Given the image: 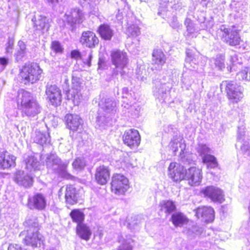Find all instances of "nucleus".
<instances>
[{
  "mask_svg": "<svg viewBox=\"0 0 250 250\" xmlns=\"http://www.w3.org/2000/svg\"><path fill=\"white\" fill-rule=\"evenodd\" d=\"M18 101L22 114L27 117H35L41 111L42 107L39 103L27 91H21L19 93Z\"/></svg>",
  "mask_w": 250,
  "mask_h": 250,
  "instance_id": "f257e3e1",
  "label": "nucleus"
},
{
  "mask_svg": "<svg viewBox=\"0 0 250 250\" xmlns=\"http://www.w3.org/2000/svg\"><path fill=\"white\" fill-rule=\"evenodd\" d=\"M25 225L28 226L29 229L26 231V235L24 242L26 245L33 247L40 246L43 241V237L38 232L39 224L36 219H28L25 222Z\"/></svg>",
  "mask_w": 250,
  "mask_h": 250,
  "instance_id": "f03ea898",
  "label": "nucleus"
},
{
  "mask_svg": "<svg viewBox=\"0 0 250 250\" xmlns=\"http://www.w3.org/2000/svg\"><path fill=\"white\" fill-rule=\"evenodd\" d=\"M42 70L37 64L24 65L21 70L20 76L21 81L25 84L34 83L38 81L41 77Z\"/></svg>",
  "mask_w": 250,
  "mask_h": 250,
  "instance_id": "7ed1b4c3",
  "label": "nucleus"
},
{
  "mask_svg": "<svg viewBox=\"0 0 250 250\" xmlns=\"http://www.w3.org/2000/svg\"><path fill=\"white\" fill-rule=\"evenodd\" d=\"M111 57L112 63L115 66L113 74L123 75L128 62L127 54L121 50L114 51L111 53Z\"/></svg>",
  "mask_w": 250,
  "mask_h": 250,
  "instance_id": "20e7f679",
  "label": "nucleus"
},
{
  "mask_svg": "<svg viewBox=\"0 0 250 250\" xmlns=\"http://www.w3.org/2000/svg\"><path fill=\"white\" fill-rule=\"evenodd\" d=\"M111 191L117 195H124L129 188V181L124 175H114L112 178Z\"/></svg>",
  "mask_w": 250,
  "mask_h": 250,
  "instance_id": "39448f33",
  "label": "nucleus"
},
{
  "mask_svg": "<svg viewBox=\"0 0 250 250\" xmlns=\"http://www.w3.org/2000/svg\"><path fill=\"white\" fill-rule=\"evenodd\" d=\"M228 98L232 102L237 103L243 97V88L234 81L224 82Z\"/></svg>",
  "mask_w": 250,
  "mask_h": 250,
  "instance_id": "423d86ee",
  "label": "nucleus"
},
{
  "mask_svg": "<svg viewBox=\"0 0 250 250\" xmlns=\"http://www.w3.org/2000/svg\"><path fill=\"white\" fill-rule=\"evenodd\" d=\"M168 175L174 182H179L186 180L187 169L179 164L172 162L169 166Z\"/></svg>",
  "mask_w": 250,
  "mask_h": 250,
  "instance_id": "0eeeda50",
  "label": "nucleus"
},
{
  "mask_svg": "<svg viewBox=\"0 0 250 250\" xmlns=\"http://www.w3.org/2000/svg\"><path fill=\"white\" fill-rule=\"evenodd\" d=\"M84 20V13L78 8H71L68 10L63 18L64 21L71 25L82 23Z\"/></svg>",
  "mask_w": 250,
  "mask_h": 250,
  "instance_id": "6e6552de",
  "label": "nucleus"
},
{
  "mask_svg": "<svg viewBox=\"0 0 250 250\" xmlns=\"http://www.w3.org/2000/svg\"><path fill=\"white\" fill-rule=\"evenodd\" d=\"M47 99L53 105H60L62 102L61 90L56 85L47 84L45 90Z\"/></svg>",
  "mask_w": 250,
  "mask_h": 250,
  "instance_id": "1a4fd4ad",
  "label": "nucleus"
},
{
  "mask_svg": "<svg viewBox=\"0 0 250 250\" xmlns=\"http://www.w3.org/2000/svg\"><path fill=\"white\" fill-rule=\"evenodd\" d=\"M203 178L202 169L196 167H191L187 169L186 180L191 186L200 184Z\"/></svg>",
  "mask_w": 250,
  "mask_h": 250,
  "instance_id": "9d476101",
  "label": "nucleus"
},
{
  "mask_svg": "<svg viewBox=\"0 0 250 250\" xmlns=\"http://www.w3.org/2000/svg\"><path fill=\"white\" fill-rule=\"evenodd\" d=\"M83 86L79 81L76 79L72 80V87L67 94L68 99L71 100L75 105H78L82 102L83 96L82 90Z\"/></svg>",
  "mask_w": 250,
  "mask_h": 250,
  "instance_id": "9b49d317",
  "label": "nucleus"
},
{
  "mask_svg": "<svg viewBox=\"0 0 250 250\" xmlns=\"http://www.w3.org/2000/svg\"><path fill=\"white\" fill-rule=\"evenodd\" d=\"M123 140L125 144L130 148H135L139 145L141 138L138 130L130 129L125 132L123 136Z\"/></svg>",
  "mask_w": 250,
  "mask_h": 250,
  "instance_id": "f8f14e48",
  "label": "nucleus"
},
{
  "mask_svg": "<svg viewBox=\"0 0 250 250\" xmlns=\"http://www.w3.org/2000/svg\"><path fill=\"white\" fill-rule=\"evenodd\" d=\"M220 29L225 34L224 37L227 43L231 46H235L239 43L240 37L238 31L234 27L228 28L224 25H222Z\"/></svg>",
  "mask_w": 250,
  "mask_h": 250,
  "instance_id": "ddd939ff",
  "label": "nucleus"
},
{
  "mask_svg": "<svg viewBox=\"0 0 250 250\" xmlns=\"http://www.w3.org/2000/svg\"><path fill=\"white\" fill-rule=\"evenodd\" d=\"M153 84V92L158 98H164L171 88L170 83H164L160 80H154Z\"/></svg>",
  "mask_w": 250,
  "mask_h": 250,
  "instance_id": "4468645a",
  "label": "nucleus"
},
{
  "mask_svg": "<svg viewBox=\"0 0 250 250\" xmlns=\"http://www.w3.org/2000/svg\"><path fill=\"white\" fill-rule=\"evenodd\" d=\"M14 181L20 186L29 188L33 185V177L26 172L19 170L15 174Z\"/></svg>",
  "mask_w": 250,
  "mask_h": 250,
  "instance_id": "2eb2a0df",
  "label": "nucleus"
},
{
  "mask_svg": "<svg viewBox=\"0 0 250 250\" xmlns=\"http://www.w3.org/2000/svg\"><path fill=\"white\" fill-rule=\"evenodd\" d=\"M202 192L206 197H208L214 202H222L224 200L223 191L219 188L209 186L204 188Z\"/></svg>",
  "mask_w": 250,
  "mask_h": 250,
  "instance_id": "dca6fc26",
  "label": "nucleus"
},
{
  "mask_svg": "<svg viewBox=\"0 0 250 250\" xmlns=\"http://www.w3.org/2000/svg\"><path fill=\"white\" fill-rule=\"evenodd\" d=\"M80 42L89 48H94L99 42L98 37L93 32L87 31L83 32L80 39Z\"/></svg>",
  "mask_w": 250,
  "mask_h": 250,
  "instance_id": "f3484780",
  "label": "nucleus"
},
{
  "mask_svg": "<svg viewBox=\"0 0 250 250\" xmlns=\"http://www.w3.org/2000/svg\"><path fill=\"white\" fill-rule=\"evenodd\" d=\"M64 194L65 201L67 203L73 205L77 201L75 188L71 185L63 187L59 191V196Z\"/></svg>",
  "mask_w": 250,
  "mask_h": 250,
  "instance_id": "a211bd4d",
  "label": "nucleus"
},
{
  "mask_svg": "<svg viewBox=\"0 0 250 250\" xmlns=\"http://www.w3.org/2000/svg\"><path fill=\"white\" fill-rule=\"evenodd\" d=\"M33 21V27L37 33H44L46 32L49 28L48 20L43 16L35 17L32 19Z\"/></svg>",
  "mask_w": 250,
  "mask_h": 250,
  "instance_id": "6ab92c4d",
  "label": "nucleus"
},
{
  "mask_svg": "<svg viewBox=\"0 0 250 250\" xmlns=\"http://www.w3.org/2000/svg\"><path fill=\"white\" fill-rule=\"evenodd\" d=\"M46 205L45 197L41 193H37L29 199L28 206L31 209L42 210Z\"/></svg>",
  "mask_w": 250,
  "mask_h": 250,
  "instance_id": "aec40b11",
  "label": "nucleus"
},
{
  "mask_svg": "<svg viewBox=\"0 0 250 250\" xmlns=\"http://www.w3.org/2000/svg\"><path fill=\"white\" fill-rule=\"evenodd\" d=\"M110 177L109 170L104 165L98 167L95 171V178L97 182L101 185L106 184Z\"/></svg>",
  "mask_w": 250,
  "mask_h": 250,
  "instance_id": "412c9836",
  "label": "nucleus"
},
{
  "mask_svg": "<svg viewBox=\"0 0 250 250\" xmlns=\"http://www.w3.org/2000/svg\"><path fill=\"white\" fill-rule=\"evenodd\" d=\"M65 120L68 128L72 131H78L82 127V120L78 115L67 114Z\"/></svg>",
  "mask_w": 250,
  "mask_h": 250,
  "instance_id": "4be33fe9",
  "label": "nucleus"
},
{
  "mask_svg": "<svg viewBox=\"0 0 250 250\" xmlns=\"http://www.w3.org/2000/svg\"><path fill=\"white\" fill-rule=\"evenodd\" d=\"M196 215L206 222H210L214 220V211L211 207H199L196 210Z\"/></svg>",
  "mask_w": 250,
  "mask_h": 250,
  "instance_id": "5701e85b",
  "label": "nucleus"
},
{
  "mask_svg": "<svg viewBox=\"0 0 250 250\" xmlns=\"http://www.w3.org/2000/svg\"><path fill=\"white\" fill-rule=\"evenodd\" d=\"M15 160L16 157L10 155L7 151L0 152V167L3 169L14 166Z\"/></svg>",
  "mask_w": 250,
  "mask_h": 250,
  "instance_id": "b1692460",
  "label": "nucleus"
},
{
  "mask_svg": "<svg viewBox=\"0 0 250 250\" xmlns=\"http://www.w3.org/2000/svg\"><path fill=\"white\" fill-rule=\"evenodd\" d=\"M185 142L182 136L176 135L171 140L169 146L174 153L178 151L179 149L180 150V152H183L186 146Z\"/></svg>",
  "mask_w": 250,
  "mask_h": 250,
  "instance_id": "393cba45",
  "label": "nucleus"
},
{
  "mask_svg": "<svg viewBox=\"0 0 250 250\" xmlns=\"http://www.w3.org/2000/svg\"><path fill=\"white\" fill-rule=\"evenodd\" d=\"M152 64L158 69H161L166 61V57L161 50H154L152 53Z\"/></svg>",
  "mask_w": 250,
  "mask_h": 250,
  "instance_id": "a878e982",
  "label": "nucleus"
},
{
  "mask_svg": "<svg viewBox=\"0 0 250 250\" xmlns=\"http://www.w3.org/2000/svg\"><path fill=\"white\" fill-rule=\"evenodd\" d=\"M101 109L107 115L116 111V102L111 99H105L100 104Z\"/></svg>",
  "mask_w": 250,
  "mask_h": 250,
  "instance_id": "bb28decb",
  "label": "nucleus"
},
{
  "mask_svg": "<svg viewBox=\"0 0 250 250\" xmlns=\"http://www.w3.org/2000/svg\"><path fill=\"white\" fill-rule=\"evenodd\" d=\"M77 233L80 238L85 241L89 240L92 234L90 228L84 224H78Z\"/></svg>",
  "mask_w": 250,
  "mask_h": 250,
  "instance_id": "cd10ccee",
  "label": "nucleus"
},
{
  "mask_svg": "<svg viewBox=\"0 0 250 250\" xmlns=\"http://www.w3.org/2000/svg\"><path fill=\"white\" fill-rule=\"evenodd\" d=\"M33 141L37 144L43 145L44 144L50 142L49 135L48 133L43 132L40 130H36L33 136Z\"/></svg>",
  "mask_w": 250,
  "mask_h": 250,
  "instance_id": "c85d7f7f",
  "label": "nucleus"
},
{
  "mask_svg": "<svg viewBox=\"0 0 250 250\" xmlns=\"http://www.w3.org/2000/svg\"><path fill=\"white\" fill-rule=\"evenodd\" d=\"M101 37L106 40H110L113 35V31L107 24L101 25L98 29Z\"/></svg>",
  "mask_w": 250,
  "mask_h": 250,
  "instance_id": "c756f323",
  "label": "nucleus"
},
{
  "mask_svg": "<svg viewBox=\"0 0 250 250\" xmlns=\"http://www.w3.org/2000/svg\"><path fill=\"white\" fill-rule=\"evenodd\" d=\"M171 220L175 227H182L188 221L186 216L181 212H176L173 214L171 217Z\"/></svg>",
  "mask_w": 250,
  "mask_h": 250,
  "instance_id": "7c9ffc66",
  "label": "nucleus"
},
{
  "mask_svg": "<svg viewBox=\"0 0 250 250\" xmlns=\"http://www.w3.org/2000/svg\"><path fill=\"white\" fill-rule=\"evenodd\" d=\"M26 168L30 172L39 169L40 163L34 156H30L26 158Z\"/></svg>",
  "mask_w": 250,
  "mask_h": 250,
  "instance_id": "2f4dec72",
  "label": "nucleus"
},
{
  "mask_svg": "<svg viewBox=\"0 0 250 250\" xmlns=\"http://www.w3.org/2000/svg\"><path fill=\"white\" fill-rule=\"evenodd\" d=\"M71 57L74 59H81L83 63L87 64L88 67L91 66V60L92 57V53L90 52L88 53V57L87 59L84 58L83 54H81L80 52L76 50H74L71 52Z\"/></svg>",
  "mask_w": 250,
  "mask_h": 250,
  "instance_id": "473e14b6",
  "label": "nucleus"
},
{
  "mask_svg": "<svg viewBox=\"0 0 250 250\" xmlns=\"http://www.w3.org/2000/svg\"><path fill=\"white\" fill-rule=\"evenodd\" d=\"M68 164V163L62 162L60 160V162L57 164V168L55 170H57V172L62 177L70 179L72 178V176L67 172L66 168Z\"/></svg>",
  "mask_w": 250,
  "mask_h": 250,
  "instance_id": "72a5a7b5",
  "label": "nucleus"
},
{
  "mask_svg": "<svg viewBox=\"0 0 250 250\" xmlns=\"http://www.w3.org/2000/svg\"><path fill=\"white\" fill-rule=\"evenodd\" d=\"M60 162V159L55 154L48 155L46 160V164L49 167L55 170L57 168V164Z\"/></svg>",
  "mask_w": 250,
  "mask_h": 250,
  "instance_id": "f704fd0d",
  "label": "nucleus"
},
{
  "mask_svg": "<svg viewBox=\"0 0 250 250\" xmlns=\"http://www.w3.org/2000/svg\"><path fill=\"white\" fill-rule=\"evenodd\" d=\"M202 158L203 162L207 164L208 167L213 168L217 167L218 166L216 159L213 155L208 154L203 156Z\"/></svg>",
  "mask_w": 250,
  "mask_h": 250,
  "instance_id": "c9c22d12",
  "label": "nucleus"
},
{
  "mask_svg": "<svg viewBox=\"0 0 250 250\" xmlns=\"http://www.w3.org/2000/svg\"><path fill=\"white\" fill-rule=\"evenodd\" d=\"M161 210L165 213H170L176 209L174 203L171 201H164L161 204Z\"/></svg>",
  "mask_w": 250,
  "mask_h": 250,
  "instance_id": "e433bc0d",
  "label": "nucleus"
},
{
  "mask_svg": "<svg viewBox=\"0 0 250 250\" xmlns=\"http://www.w3.org/2000/svg\"><path fill=\"white\" fill-rule=\"evenodd\" d=\"M102 111H100L98 116L96 118V122L99 127H104L105 126L108 125V123L110 120L109 115H107V117H105L104 115V113H101Z\"/></svg>",
  "mask_w": 250,
  "mask_h": 250,
  "instance_id": "4c0bfd02",
  "label": "nucleus"
},
{
  "mask_svg": "<svg viewBox=\"0 0 250 250\" xmlns=\"http://www.w3.org/2000/svg\"><path fill=\"white\" fill-rule=\"evenodd\" d=\"M19 49L15 54L16 59L17 61L21 59L26 54V45L23 41H20L18 42Z\"/></svg>",
  "mask_w": 250,
  "mask_h": 250,
  "instance_id": "58836bf2",
  "label": "nucleus"
},
{
  "mask_svg": "<svg viewBox=\"0 0 250 250\" xmlns=\"http://www.w3.org/2000/svg\"><path fill=\"white\" fill-rule=\"evenodd\" d=\"M120 242L121 244L118 250H132L130 244L132 242V240L131 238H127V237L126 238H123V239L120 240Z\"/></svg>",
  "mask_w": 250,
  "mask_h": 250,
  "instance_id": "ea45409f",
  "label": "nucleus"
},
{
  "mask_svg": "<svg viewBox=\"0 0 250 250\" xmlns=\"http://www.w3.org/2000/svg\"><path fill=\"white\" fill-rule=\"evenodd\" d=\"M126 33L128 36L132 37H137L140 34V28L137 25H130L127 27Z\"/></svg>",
  "mask_w": 250,
  "mask_h": 250,
  "instance_id": "a19ab883",
  "label": "nucleus"
},
{
  "mask_svg": "<svg viewBox=\"0 0 250 250\" xmlns=\"http://www.w3.org/2000/svg\"><path fill=\"white\" fill-rule=\"evenodd\" d=\"M70 216L73 220L79 224H82L81 222L84 219L83 213L79 210H74L70 213Z\"/></svg>",
  "mask_w": 250,
  "mask_h": 250,
  "instance_id": "79ce46f5",
  "label": "nucleus"
},
{
  "mask_svg": "<svg viewBox=\"0 0 250 250\" xmlns=\"http://www.w3.org/2000/svg\"><path fill=\"white\" fill-rule=\"evenodd\" d=\"M237 77L239 80H245L250 81V68L246 67L237 74Z\"/></svg>",
  "mask_w": 250,
  "mask_h": 250,
  "instance_id": "37998d69",
  "label": "nucleus"
},
{
  "mask_svg": "<svg viewBox=\"0 0 250 250\" xmlns=\"http://www.w3.org/2000/svg\"><path fill=\"white\" fill-rule=\"evenodd\" d=\"M225 57L223 55H220L217 56L216 58L214 59V63L215 66L220 70H222L225 68Z\"/></svg>",
  "mask_w": 250,
  "mask_h": 250,
  "instance_id": "c03bdc74",
  "label": "nucleus"
},
{
  "mask_svg": "<svg viewBox=\"0 0 250 250\" xmlns=\"http://www.w3.org/2000/svg\"><path fill=\"white\" fill-rule=\"evenodd\" d=\"M85 166L84 161L80 158H78L75 160L72 164L74 169L76 170H82Z\"/></svg>",
  "mask_w": 250,
  "mask_h": 250,
  "instance_id": "a18cd8bd",
  "label": "nucleus"
},
{
  "mask_svg": "<svg viewBox=\"0 0 250 250\" xmlns=\"http://www.w3.org/2000/svg\"><path fill=\"white\" fill-rule=\"evenodd\" d=\"M180 159L181 161L185 164H190L192 162V155L183 151L180 153Z\"/></svg>",
  "mask_w": 250,
  "mask_h": 250,
  "instance_id": "49530a36",
  "label": "nucleus"
},
{
  "mask_svg": "<svg viewBox=\"0 0 250 250\" xmlns=\"http://www.w3.org/2000/svg\"><path fill=\"white\" fill-rule=\"evenodd\" d=\"M197 152L200 155L203 157V156L207 155L210 153V148L206 145L200 144L196 148Z\"/></svg>",
  "mask_w": 250,
  "mask_h": 250,
  "instance_id": "de8ad7c7",
  "label": "nucleus"
},
{
  "mask_svg": "<svg viewBox=\"0 0 250 250\" xmlns=\"http://www.w3.org/2000/svg\"><path fill=\"white\" fill-rule=\"evenodd\" d=\"M124 157V159L122 160V163H123L127 167H133V164L131 162V159L127 153H123Z\"/></svg>",
  "mask_w": 250,
  "mask_h": 250,
  "instance_id": "09e8293b",
  "label": "nucleus"
},
{
  "mask_svg": "<svg viewBox=\"0 0 250 250\" xmlns=\"http://www.w3.org/2000/svg\"><path fill=\"white\" fill-rule=\"evenodd\" d=\"M52 49L56 53H61L62 51V48L60 43L57 41H54L51 45Z\"/></svg>",
  "mask_w": 250,
  "mask_h": 250,
  "instance_id": "8fccbe9b",
  "label": "nucleus"
},
{
  "mask_svg": "<svg viewBox=\"0 0 250 250\" xmlns=\"http://www.w3.org/2000/svg\"><path fill=\"white\" fill-rule=\"evenodd\" d=\"M13 45H14V41L12 39H9L6 44V53H12Z\"/></svg>",
  "mask_w": 250,
  "mask_h": 250,
  "instance_id": "3c124183",
  "label": "nucleus"
},
{
  "mask_svg": "<svg viewBox=\"0 0 250 250\" xmlns=\"http://www.w3.org/2000/svg\"><path fill=\"white\" fill-rule=\"evenodd\" d=\"M185 24L187 25V30L189 34L192 33L194 31V29L193 28L192 23L191 22L190 20H187L186 21Z\"/></svg>",
  "mask_w": 250,
  "mask_h": 250,
  "instance_id": "603ef678",
  "label": "nucleus"
},
{
  "mask_svg": "<svg viewBox=\"0 0 250 250\" xmlns=\"http://www.w3.org/2000/svg\"><path fill=\"white\" fill-rule=\"evenodd\" d=\"M8 250H22V249L18 244H15V245L11 244L9 246Z\"/></svg>",
  "mask_w": 250,
  "mask_h": 250,
  "instance_id": "864d4df0",
  "label": "nucleus"
},
{
  "mask_svg": "<svg viewBox=\"0 0 250 250\" xmlns=\"http://www.w3.org/2000/svg\"><path fill=\"white\" fill-rule=\"evenodd\" d=\"M8 63V59L5 58H0V65L5 67Z\"/></svg>",
  "mask_w": 250,
  "mask_h": 250,
  "instance_id": "5fc2aeb1",
  "label": "nucleus"
},
{
  "mask_svg": "<svg viewBox=\"0 0 250 250\" xmlns=\"http://www.w3.org/2000/svg\"><path fill=\"white\" fill-rule=\"evenodd\" d=\"M170 25L173 28H177L179 26L177 20L176 18H173V21L170 22Z\"/></svg>",
  "mask_w": 250,
  "mask_h": 250,
  "instance_id": "6e6d98bb",
  "label": "nucleus"
},
{
  "mask_svg": "<svg viewBox=\"0 0 250 250\" xmlns=\"http://www.w3.org/2000/svg\"><path fill=\"white\" fill-rule=\"evenodd\" d=\"M200 228L197 226H194L191 228V230L193 232L197 233H200Z\"/></svg>",
  "mask_w": 250,
  "mask_h": 250,
  "instance_id": "4d7b16f0",
  "label": "nucleus"
},
{
  "mask_svg": "<svg viewBox=\"0 0 250 250\" xmlns=\"http://www.w3.org/2000/svg\"><path fill=\"white\" fill-rule=\"evenodd\" d=\"M137 79H139V80H140L141 81H144L145 80H146V77L145 76H141L140 73H139V72H138L137 73Z\"/></svg>",
  "mask_w": 250,
  "mask_h": 250,
  "instance_id": "13d9d810",
  "label": "nucleus"
},
{
  "mask_svg": "<svg viewBox=\"0 0 250 250\" xmlns=\"http://www.w3.org/2000/svg\"><path fill=\"white\" fill-rule=\"evenodd\" d=\"M244 131H241V128H239L238 139L239 140H241L242 138V137L243 136H244Z\"/></svg>",
  "mask_w": 250,
  "mask_h": 250,
  "instance_id": "bf43d9fd",
  "label": "nucleus"
},
{
  "mask_svg": "<svg viewBox=\"0 0 250 250\" xmlns=\"http://www.w3.org/2000/svg\"><path fill=\"white\" fill-rule=\"evenodd\" d=\"M250 146H247V145L245 144L243 145V146H241V149L243 150H250Z\"/></svg>",
  "mask_w": 250,
  "mask_h": 250,
  "instance_id": "052dcab7",
  "label": "nucleus"
},
{
  "mask_svg": "<svg viewBox=\"0 0 250 250\" xmlns=\"http://www.w3.org/2000/svg\"><path fill=\"white\" fill-rule=\"evenodd\" d=\"M124 107L127 109H129L130 107H132V105H129L128 104H125V102H124Z\"/></svg>",
  "mask_w": 250,
  "mask_h": 250,
  "instance_id": "680f3d73",
  "label": "nucleus"
},
{
  "mask_svg": "<svg viewBox=\"0 0 250 250\" xmlns=\"http://www.w3.org/2000/svg\"><path fill=\"white\" fill-rule=\"evenodd\" d=\"M48 2L55 3L58 2V0H46Z\"/></svg>",
  "mask_w": 250,
  "mask_h": 250,
  "instance_id": "e2e57ef3",
  "label": "nucleus"
},
{
  "mask_svg": "<svg viewBox=\"0 0 250 250\" xmlns=\"http://www.w3.org/2000/svg\"><path fill=\"white\" fill-rule=\"evenodd\" d=\"M237 56L236 55H234V56H232L231 57V61L232 62H234V60L236 59Z\"/></svg>",
  "mask_w": 250,
  "mask_h": 250,
  "instance_id": "0e129e2a",
  "label": "nucleus"
},
{
  "mask_svg": "<svg viewBox=\"0 0 250 250\" xmlns=\"http://www.w3.org/2000/svg\"><path fill=\"white\" fill-rule=\"evenodd\" d=\"M128 226L130 229H133V228L132 227L131 224L130 223H128Z\"/></svg>",
  "mask_w": 250,
  "mask_h": 250,
  "instance_id": "69168bd1",
  "label": "nucleus"
},
{
  "mask_svg": "<svg viewBox=\"0 0 250 250\" xmlns=\"http://www.w3.org/2000/svg\"><path fill=\"white\" fill-rule=\"evenodd\" d=\"M190 60V58L188 57V58L186 59V61L188 62Z\"/></svg>",
  "mask_w": 250,
  "mask_h": 250,
  "instance_id": "338daca9",
  "label": "nucleus"
},
{
  "mask_svg": "<svg viewBox=\"0 0 250 250\" xmlns=\"http://www.w3.org/2000/svg\"><path fill=\"white\" fill-rule=\"evenodd\" d=\"M141 1H145V0H140Z\"/></svg>",
  "mask_w": 250,
  "mask_h": 250,
  "instance_id": "774afa93",
  "label": "nucleus"
}]
</instances>
